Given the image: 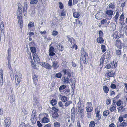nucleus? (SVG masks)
I'll use <instances>...</instances> for the list:
<instances>
[{"instance_id":"nucleus-1","label":"nucleus","mask_w":127,"mask_h":127,"mask_svg":"<svg viewBox=\"0 0 127 127\" xmlns=\"http://www.w3.org/2000/svg\"><path fill=\"white\" fill-rule=\"evenodd\" d=\"M14 74L15 75L16 86V88H18L20 86L19 84L22 79V75L20 72L17 71H15Z\"/></svg>"},{"instance_id":"nucleus-2","label":"nucleus","mask_w":127,"mask_h":127,"mask_svg":"<svg viewBox=\"0 0 127 127\" xmlns=\"http://www.w3.org/2000/svg\"><path fill=\"white\" fill-rule=\"evenodd\" d=\"M105 19H104L101 20L100 23L101 25L104 26L105 27H106L109 24L110 20L111 19H109V18L107 17Z\"/></svg>"},{"instance_id":"nucleus-3","label":"nucleus","mask_w":127,"mask_h":127,"mask_svg":"<svg viewBox=\"0 0 127 127\" xmlns=\"http://www.w3.org/2000/svg\"><path fill=\"white\" fill-rule=\"evenodd\" d=\"M80 100L78 103H77L78 105V108H77L78 110V112H79V114L81 116H82L84 114V107H81V102L80 101Z\"/></svg>"},{"instance_id":"nucleus-4","label":"nucleus","mask_w":127,"mask_h":127,"mask_svg":"<svg viewBox=\"0 0 127 127\" xmlns=\"http://www.w3.org/2000/svg\"><path fill=\"white\" fill-rule=\"evenodd\" d=\"M113 11L111 10H106L105 13V17L109 18V19H111L112 17Z\"/></svg>"},{"instance_id":"nucleus-5","label":"nucleus","mask_w":127,"mask_h":127,"mask_svg":"<svg viewBox=\"0 0 127 127\" xmlns=\"http://www.w3.org/2000/svg\"><path fill=\"white\" fill-rule=\"evenodd\" d=\"M115 46L118 49H122L124 45V44L120 40H116L114 42Z\"/></svg>"},{"instance_id":"nucleus-6","label":"nucleus","mask_w":127,"mask_h":127,"mask_svg":"<svg viewBox=\"0 0 127 127\" xmlns=\"http://www.w3.org/2000/svg\"><path fill=\"white\" fill-rule=\"evenodd\" d=\"M91 102H87L86 104V109L87 112H91L93 110V107Z\"/></svg>"},{"instance_id":"nucleus-7","label":"nucleus","mask_w":127,"mask_h":127,"mask_svg":"<svg viewBox=\"0 0 127 127\" xmlns=\"http://www.w3.org/2000/svg\"><path fill=\"white\" fill-rule=\"evenodd\" d=\"M40 65L46 69L49 70L51 69L52 66L49 64L44 62H40Z\"/></svg>"},{"instance_id":"nucleus-8","label":"nucleus","mask_w":127,"mask_h":127,"mask_svg":"<svg viewBox=\"0 0 127 127\" xmlns=\"http://www.w3.org/2000/svg\"><path fill=\"white\" fill-rule=\"evenodd\" d=\"M11 121L9 118H7L4 121V124L5 127H9L11 124Z\"/></svg>"},{"instance_id":"nucleus-9","label":"nucleus","mask_w":127,"mask_h":127,"mask_svg":"<svg viewBox=\"0 0 127 127\" xmlns=\"http://www.w3.org/2000/svg\"><path fill=\"white\" fill-rule=\"evenodd\" d=\"M46 117H44L42 120V122L44 123H47L50 121V119L48 118V115L47 114H46Z\"/></svg>"},{"instance_id":"nucleus-10","label":"nucleus","mask_w":127,"mask_h":127,"mask_svg":"<svg viewBox=\"0 0 127 127\" xmlns=\"http://www.w3.org/2000/svg\"><path fill=\"white\" fill-rule=\"evenodd\" d=\"M112 35L113 37V40L115 41H116V40H118L120 38L119 36L118 35L117 32H116L113 33Z\"/></svg>"},{"instance_id":"nucleus-11","label":"nucleus","mask_w":127,"mask_h":127,"mask_svg":"<svg viewBox=\"0 0 127 127\" xmlns=\"http://www.w3.org/2000/svg\"><path fill=\"white\" fill-rule=\"evenodd\" d=\"M62 71L63 72L64 75L66 74L68 77H70L71 76V74L70 71L67 69H63Z\"/></svg>"},{"instance_id":"nucleus-12","label":"nucleus","mask_w":127,"mask_h":127,"mask_svg":"<svg viewBox=\"0 0 127 127\" xmlns=\"http://www.w3.org/2000/svg\"><path fill=\"white\" fill-rule=\"evenodd\" d=\"M88 55H86L85 56H82V59L83 62L85 64H87L88 62Z\"/></svg>"},{"instance_id":"nucleus-13","label":"nucleus","mask_w":127,"mask_h":127,"mask_svg":"<svg viewBox=\"0 0 127 127\" xmlns=\"http://www.w3.org/2000/svg\"><path fill=\"white\" fill-rule=\"evenodd\" d=\"M38 77V76L36 75L35 74H33V75L32 76V78L33 80V83L35 85H36V82L38 80L37 78Z\"/></svg>"},{"instance_id":"nucleus-14","label":"nucleus","mask_w":127,"mask_h":127,"mask_svg":"<svg viewBox=\"0 0 127 127\" xmlns=\"http://www.w3.org/2000/svg\"><path fill=\"white\" fill-rule=\"evenodd\" d=\"M3 71L2 70H0V85L3 84Z\"/></svg>"},{"instance_id":"nucleus-15","label":"nucleus","mask_w":127,"mask_h":127,"mask_svg":"<svg viewBox=\"0 0 127 127\" xmlns=\"http://www.w3.org/2000/svg\"><path fill=\"white\" fill-rule=\"evenodd\" d=\"M103 15V13L102 12H99L97 14L95 15V18L98 20H99L102 19Z\"/></svg>"},{"instance_id":"nucleus-16","label":"nucleus","mask_w":127,"mask_h":127,"mask_svg":"<svg viewBox=\"0 0 127 127\" xmlns=\"http://www.w3.org/2000/svg\"><path fill=\"white\" fill-rule=\"evenodd\" d=\"M33 60L35 62H38L39 61V59L36 53L33 54Z\"/></svg>"},{"instance_id":"nucleus-17","label":"nucleus","mask_w":127,"mask_h":127,"mask_svg":"<svg viewBox=\"0 0 127 127\" xmlns=\"http://www.w3.org/2000/svg\"><path fill=\"white\" fill-rule=\"evenodd\" d=\"M0 30H1V34H3L4 35V23L2 22L1 24L0 25Z\"/></svg>"},{"instance_id":"nucleus-18","label":"nucleus","mask_w":127,"mask_h":127,"mask_svg":"<svg viewBox=\"0 0 127 127\" xmlns=\"http://www.w3.org/2000/svg\"><path fill=\"white\" fill-rule=\"evenodd\" d=\"M119 12L117 11L116 12L115 15L114 16L113 18V20L115 21L117 23L118 22V20L119 16L120 15L119 13Z\"/></svg>"},{"instance_id":"nucleus-19","label":"nucleus","mask_w":127,"mask_h":127,"mask_svg":"<svg viewBox=\"0 0 127 127\" xmlns=\"http://www.w3.org/2000/svg\"><path fill=\"white\" fill-rule=\"evenodd\" d=\"M33 106H35L37 103L39 102V99L35 97H33Z\"/></svg>"},{"instance_id":"nucleus-20","label":"nucleus","mask_w":127,"mask_h":127,"mask_svg":"<svg viewBox=\"0 0 127 127\" xmlns=\"http://www.w3.org/2000/svg\"><path fill=\"white\" fill-rule=\"evenodd\" d=\"M36 114L35 113V111H33L32 112V115L31 116V118H32V122H33L34 123V122H35V121L34 120V119H35V116L36 115Z\"/></svg>"},{"instance_id":"nucleus-21","label":"nucleus","mask_w":127,"mask_h":127,"mask_svg":"<svg viewBox=\"0 0 127 127\" xmlns=\"http://www.w3.org/2000/svg\"><path fill=\"white\" fill-rule=\"evenodd\" d=\"M97 42L100 44H102L103 43L104 40L102 37H98L97 38Z\"/></svg>"},{"instance_id":"nucleus-22","label":"nucleus","mask_w":127,"mask_h":127,"mask_svg":"<svg viewBox=\"0 0 127 127\" xmlns=\"http://www.w3.org/2000/svg\"><path fill=\"white\" fill-rule=\"evenodd\" d=\"M116 4L115 2H113L110 3L108 5L109 8H111L112 9H113L115 8Z\"/></svg>"},{"instance_id":"nucleus-23","label":"nucleus","mask_w":127,"mask_h":127,"mask_svg":"<svg viewBox=\"0 0 127 127\" xmlns=\"http://www.w3.org/2000/svg\"><path fill=\"white\" fill-rule=\"evenodd\" d=\"M52 117L55 119H57L59 117V115L57 112H53L52 114Z\"/></svg>"},{"instance_id":"nucleus-24","label":"nucleus","mask_w":127,"mask_h":127,"mask_svg":"<svg viewBox=\"0 0 127 127\" xmlns=\"http://www.w3.org/2000/svg\"><path fill=\"white\" fill-rule=\"evenodd\" d=\"M121 49H116V55L120 57L121 54Z\"/></svg>"},{"instance_id":"nucleus-25","label":"nucleus","mask_w":127,"mask_h":127,"mask_svg":"<svg viewBox=\"0 0 127 127\" xmlns=\"http://www.w3.org/2000/svg\"><path fill=\"white\" fill-rule=\"evenodd\" d=\"M106 74L109 77H112L114 76V73L112 71L108 70L106 72Z\"/></svg>"},{"instance_id":"nucleus-26","label":"nucleus","mask_w":127,"mask_h":127,"mask_svg":"<svg viewBox=\"0 0 127 127\" xmlns=\"http://www.w3.org/2000/svg\"><path fill=\"white\" fill-rule=\"evenodd\" d=\"M57 100L54 99L50 101V103L53 106H55L57 104Z\"/></svg>"},{"instance_id":"nucleus-27","label":"nucleus","mask_w":127,"mask_h":127,"mask_svg":"<svg viewBox=\"0 0 127 127\" xmlns=\"http://www.w3.org/2000/svg\"><path fill=\"white\" fill-rule=\"evenodd\" d=\"M58 62L57 61H54L52 65V67L54 69H56L58 68L59 65H58Z\"/></svg>"},{"instance_id":"nucleus-28","label":"nucleus","mask_w":127,"mask_h":127,"mask_svg":"<svg viewBox=\"0 0 127 127\" xmlns=\"http://www.w3.org/2000/svg\"><path fill=\"white\" fill-rule=\"evenodd\" d=\"M116 109V106L115 105L113 106L111 105V107L109 109V110L111 112L115 111Z\"/></svg>"},{"instance_id":"nucleus-29","label":"nucleus","mask_w":127,"mask_h":127,"mask_svg":"<svg viewBox=\"0 0 127 127\" xmlns=\"http://www.w3.org/2000/svg\"><path fill=\"white\" fill-rule=\"evenodd\" d=\"M80 15V13L79 12H74L73 13V16L75 18H78Z\"/></svg>"},{"instance_id":"nucleus-30","label":"nucleus","mask_w":127,"mask_h":127,"mask_svg":"<svg viewBox=\"0 0 127 127\" xmlns=\"http://www.w3.org/2000/svg\"><path fill=\"white\" fill-rule=\"evenodd\" d=\"M103 90L106 94L108 93L109 90V89L106 86H104L103 87Z\"/></svg>"},{"instance_id":"nucleus-31","label":"nucleus","mask_w":127,"mask_h":127,"mask_svg":"<svg viewBox=\"0 0 127 127\" xmlns=\"http://www.w3.org/2000/svg\"><path fill=\"white\" fill-rule=\"evenodd\" d=\"M101 48L102 50L101 52L102 53L105 52L106 50V48L105 46L103 44L101 45Z\"/></svg>"},{"instance_id":"nucleus-32","label":"nucleus","mask_w":127,"mask_h":127,"mask_svg":"<svg viewBox=\"0 0 127 127\" xmlns=\"http://www.w3.org/2000/svg\"><path fill=\"white\" fill-rule=\"evenodd\" d=\"M19 22L18 23L20 25V27L22 28V24L23 23V21L22 20V17L20 18H17Z\"/></svg>"},{"instance_id":"nucleus-33","label":"nucleus","mask_w":127,"mask_h":127,"mask_svg":"<svg viewBox=\"0 0 127 127\" xmlns=\"http://www.w3.org/2000/svg\"><path fill=\"white\" fill-rule=\"evenodd\" d=\"M61 100L64 102H66L67 101V98L65 96H62L61 97H60Z\"/></svg>"},{"instance_id":"nucleus-34","label":"nucleus","mask_w":127,"mask_h":127,"mask_svg":"<svg viewBox=\"0 0 127 127\" xmlns=\"http://www.w3.org/2000/svg\"><path fill=\"white\" fill-rule=\"evenodd\" d=\"M30 49L31 52L34 54L36 53H35L36 52V49L35 47H30Z\"/></svg>"},{"instance_id":"nucleus-35","label":"nucleus","mask_w":127,"mask_h":127,"mask_svg":"<svg viewBox=\"0 0 127 127\" xmlns=\"http://www.w3.org/2000/svg\"><path fill=\"white\" fill-rule=\"evenodd\" d=\"M57 47L58 49L60 51H62L64 50V48L62 45H58Z\"/></svg>"},{"instance_id":"nucleus-36","label":"nucleus","mask_w":127,"mask_h":127,"mask_svg":"<svg viewBox=\"0 0 127 127\" xmlns=\"http://www.w3.org/2000/svg\"><path fill=\"white\" fill-rule=\"evenodd\" d=\"M109 113V111L108 110H105L103 112V116L105 117L108 115Z\"/></svg>"},{"instance_id":"nucleus-37","label":"nucleus","mask_w":127,"mask_h":127,"mask_svg":"<svg viewBox=\"0 0 127 127\" xmlns=\"http://www.w3.org/2000/svg\"><path fill=\"white\" fill-rule=\"evenodd\" d=\"M119 126L120 127H126L127 126V123L126 122H123L121 123Z\"/></svg>"},{"instance_id":"nucleus-38","label":"nucleus","mask_w":127,"mask_h":127,"mask_svg":"<svg viewBox=\"0 0 127 127\" xmlns=\"http://www.w3.org/2000/svg\"><path fill=\"white\" fill-rule=\"evenodd\" d=\"M53 125L54 127H61L60 123L57 122H54L53 124Z\"/></svg>"},{"instance_id":"nucleus-39","label":"nucleus","mask_w":127,"mask_h":127,"mask_svg":"<svg viewBox=\"0 0 127 127\" xmlns=\"http://www.w3.org/2000/svg\"><path fill=\"white\" fill-rule=\"evenodd\" d=\"M113 65L112 63L111 62L110 64H107L105 66V68L107 69H109L111 67H113Z\"/></svg>"},{"instance_id":"nucleus-40","label":"nucleus","mask_w":127,"mask_h":127,"mask_svg":"<svg viewBox=\"0 0 127 127\" xmlns=\"http://www.w3.org/2000/svg\"><path fill=\"white\" fill-rule=\"evenodd\" d=\"M81 53L82 55V56H85L86 55H87L86 54V53L84 51V49L83 48H82L81 49Z\"/></svg>"},{"instance_id":"nucleus-41","label":"nucleus","mask_w":127,"mask_h":127,"mask_svg":"<svg viewBox=\"0 0 127 127\" xmlns=\"http://www.w3.org/2000/svg\"><path fill=\"white\" fill-rule=\"evenodd\" d=\"M64 82L65 83L67 84L69 83V78L67 77H64Z\"/></svg>"},{"instance_id":"nucleus-42","label":"nucleus","mask_w":127,"mask_h":127,"mask_svg":"<svg viewBox=\"0 0 127 127\" xmlns=\"http://www.w3.org/2000/svg\"><path fill=\"white\" fill-rule=\"evenodd\" d=\"M27 2H24V6L23 8V10L24 11H26L27 9Z\"/></svg>"},{"instance_id":"nucleus-43","label":"nucleus","mask_w":127,"mask_h":127,"mask_svg":"<svg viewBox=\"0 0 127 127\" xmlns=\"http://www.w3.org/2000/svg\"><path fill=\"white\" fill-rule=\"evenodd\" d=\"M120 19L119 20L120 21H121L122 22L124 21V14L123 13H122L120 17Z\"/></svg>"},{"instance_id":"nucleus-44","label":"nucleus","mask_w":127,"mask_h":127,"mask_svg":"<svg viewBox=\"0 0 127 127\" xmlns=\"http://www.w3.org/2000/svg\"><path fill=\"white\" fill-rule=\"evenodd\" d=\"M52 109L54 111V112H57L59 110L58 107H53Z\"/></svg>"},{"instance_id":"nucleus-45","label":"nucleus","mask_w":127,"mask_h":127,"mask_svg":"<svg viewBox=\"0 0 127 127\" xmlns=\"http://www.w3.org/2000/svg\"><path fill=\"white\" fill-rule=\"evenodd\" d=\"M75 113H71V119L72 121H73V122H74L75 119Z\"/></svg>"},{"instance_id":"nucleus-46","label":"nucleus","mask_w":127,"mask_h":127,"mask_svg":"<svg viewBox=\"0 0 127 127\" xmlns=\"http://www.w3.org/2000/svg\"><path fill=\"white\" fill-rule=\"evenodd\" d=\"M95 125V122L94 121H91L89 125V127H94Z\"/></svg>"},{"instance_id":"nucleus-47","label":"nucleus","mask_w":127,"mask_h":127,"mask_svg":"<svg viewBox=\"0 0 127 127\" xmlns=\"http://www.w3.org/2000/svg\"><path fill=\"white\" fill-rule=\"evenodd\" d=\"M72 103V102L71 101H68L65 103L64 106L66 107L68 106Z\"/></svg>"},{"instance_id":"nucleus-48","label":"nucleus","mask_w":127,"mask_h":127,"mask_svg":"<svg viewBox=\"0 0 127 127\" xmlns=\"http://www.w3.org/2000/svg\"><path fill=\"white\" fill-rule=\"evenodd\" d=\"M66 87V86L65 85H63L61 86L59 88V90L60 92H61V91L65 89Z\"/></svg>"},{"instance_id":"nucleus-49","label":"nucleus","mask_w":127,"mask_h":127,"mask_svg":"<svg viewBox=\"0 0 127 127\" xmlns=\"http://www.w3.org/2000/svg\"><path fill=\"white\" fill-rule=\"evenodd\" d=\"M17 18H19L22 17H21V12H20L19 11H17Z\"/></svg>"},{"instance_id":"nucleus-50","label":"nucleus","mask_w":127,"mask_h":127,"mask_svg":"<svg viewBox=\"0 0 127 127\" xmlns=\"http://www.w3.org/2000/svg\"><path fill=\"white\" fill-rule=\"evenodd\" d=\"M55 77L60 78H61L62 77V74L60 72H59L56 74Z\"/></svg>"},{"instance_id":"nucleus-51","label":"nucleus","mask_w":127,"mask_h":127,"mask_svg":"<svg viewBox=\"0 0 127 127\" xmlns=\"http://www.w3.org/2000/svg\"><path fill=\"white\" fill-rule=\"evenodd\" d=\"M34 26V24L33 22H30L28 24V27L31 28L33 27Z\"/></svg>"},{"instance_id":"nucleus-52","label":"nucleus","mask_w":127,"mask_h":127,"mask_svg":"<svg viewBox=\"0 0 127 127\" xmlns=\"http://www.w3.org/2000/svg\"><path fill=\"white\" fill-rule=\"evenodd\" d=\"M99 37H102L103 36V33L101 30L99 31H98Z\"/></svg>"},{"instance_id":"nucleus-53","label":"nucleus","mask_w":127,"mask_h":127,"mask_svg":"<svg viewBox=\"0 0 127 127\" xmlns=\"http://www.w3.org/2000/svg\"><path fill=\"white\" fill-rule=\"evenodd\" d=\"M58 104L59 106L61 108H63V107L64 106L62 102V101H59L58 102Z\"/></svg>"},{"instance_id":"nucleus-54","label":"nucleus","mask_w":127,"mask_h":127,"mask_svg":"<svg viewBox=\"0 0 127 127\" xmlns=\"http://www.w3.org/2000/svg\"><path fill=\"white\" fill-rule=\"evenodd\" d=\"M67 37L68 38V40L72 44V45H74L73 44V45L72 44V40L73 41H75V40L73 39L72 38H70L68 37V36H67Z\"/></svg>"},{"instance_id":"nucleus-55","label":"nucleus","mask_w":127,"mask_h":127,"mask_svg":"<svg viewBox=\"0 0 127 127\" xmlns=\"http://www.w3.org/2000/svg\"><path fill=\"white\" fill-rule=\"evenodd\" d=\"M104 59L101 58L100 59V65H103V63L104 61Z\"/></svg>"},{"instance_id":"nucleus-56","label":"nucleus","mask_w":127,"mask_h":127,"mask_svg":"<svg viewBox=\"0 0 127 127\" xmlns=\"http://www.w3.org/2000/svg\"><path fill=\"white\" fill-rule=\"evenodd\" d=\"M58 32L56 31H53L52 32V35L54 36H55L57 34Z\"/></svg>"},{"instance_id":"nucleus-57","label":"nucleus","mask_w":127,"mask_h":127,"mask_svg":"<svg viewBox=\"0 0 127 127\" xmlns=\"http://www.w3.org/2000/svg\"><path fill=\"white\" fill-rule=\"evenodd\" d=\"M122 101L121 100H119L117 101L116 103V104L118 106H120L121 104Z\"/></svg>"},{"instance_id":"nucleus-58","label":"nucleus","mask_w":127,"mask_h":127,"mask_svg":"<svg viewBox=\"0 0 127 127\" xmlns=\"http://www.w3.org/2000/svg\"><path fill=\"white\" fill-rule=\"evenodd\" d=\"M123 118V117H119V120L120 123H121L123 121H124V119Z\"/></svg>"},{"instance_id":"nucleus-59","label":"nucleus","mask_w":127,"mask_h":127,"mask_svg":"<svg viewBox=\"0 0 127 127\" xmlns=\"http://www.w3.org/2000/svg\"><path fill=\"white\" fill-rule=\"evenodd\" d=\"M37 125L38 127H41L42 126V125L40 123V122L39 121H37Z\"/></svg>"},{"instance_id":"nucleus-60","label":"nucleus","mask_w":127,"mask_h":127,"mask_svg":"<svg viewBox=\"0 0 127 127\" xmlns=\"http://www.w3.org/2000/svg\"><path fill=\"white\" fill-rule=\"evenodd\" d=\"M110 91L111 92V93H110V95H115V92L114 91H112V90H110Z\"/></svg>"},{"instance_id":"nucleus-61","label":"nucleus","mask_w":127,"mask_h":127,"mask_svg":"<svg viewBox=\"0 0 127 127\" xmlns=\"http://www.w3.org/2000/svg\"><path fill=\"white\" fill-rule=\"evenodd\" d=\"M116 87V86L114 84H112L110 86V87L112 89H115Z\"/></svg>"},{"instance_id":"nucleus-62","label":"nucleus","mask_w":127,"mask_h":127,"mask_svg":"<svg viewBox=\"0 0 127 127\" xmlns=\"http://www.w3.org/2000/svg\"><path fill=\"white\" fill-rule=\"evenodd\" d=\"M54 50H55L54 48L53 47L51 46L50 47V49H49V52H53L54 51Z\"/></svg>"},{"instance_id":"nucleus-63","label":"nucleus","mask_w":127,"mask_h":127,"mask_svg":"<svg viewBox=\"0 0 127 127\" xmlns=\"http://www.w3.org/2000/svg\"><path fill=\"white\" fill-rule=\"evenodd\" d=\"M96 117L97 120H99L101 118L100 115V114H96Z\"/></svg>"},{"instance_id":"nucleus-64","label":"nucleus","mask_w":127,"mask_h":127,"mask_svg":"<svg viewBox=\"0 0 127 127\" xmlns=\"http://www.w3.org/2000/svg\"><path fill=\"white\" fill-rule=\"evenodd\" d=\"M19 127H26L25 124L24 123H22Z\"/></svg>"}]
</instances>
